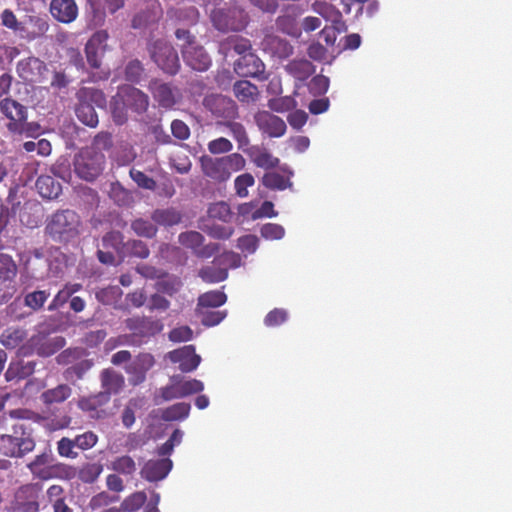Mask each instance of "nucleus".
<instances>
[{
  "mask_svg": "<svg viewBox=\"0 0 512 512\" xmlns=\"http://www.w3.org/2000/svg\"><path fill=\"white\" fill-rule=\"evenodd\" d=\"M110 399L107 392H99L78 401V408L87 413L90 418L101 419L106 416L105 406Z\"/></svg>",
  "mask_w": 512,
  "mask_h": 512,
  "instance_id": "dca6fc26",
  "label": "nucleus"
},
{
  "mask_svg": "<svg viewBox=\"0 0 512 512\" xmlns=\"http://www.w3.org/2000/svg\"><path fill=\"white\" fill-rule=\"evenodd\" d=\"M97 442L98 436L92 431L79 434L74 438L75 447L80 450L91 449L97 444Z\"/></svg>",
  "mask_w": 512,
  "mask_h": 512,
  "instance_id": "774afa93",
  "label": "nucleus"
},
{
  "mask_svg": "<svg viewBox=\"0 0 512 512\" xmlns=\"http://www.w3.org/2000/svg\"><path fill=\"white\" fill-rule=\"evenodd\" d=\"M101 386L103 388L102 392H107L110 398L111 394H117L122 389L124 378L112 369H104L101 372Z\"/></svg>",
  "mask_w": 512,
  "mask_h": 512,
  "instance_id": "2f4dec72",
  "label": "nucleus"
},
{
  "mask_svg": "<svg viewBox=\"0 0 512 512\" xmlns=\"http://www.w3.org/2000/svg\"><path fill=\"white\" fill-rule=\"evenodd\" d=\"M0 111L9 120L6 127L16 135H32L33 122H27V108L12 98L0 101Z\"/></svg>",
  "mask_w": 512,
  "mask_h": 512,
  "instance_id": "20e7f679",
  "label": "nucleus"
},
{
  "mask_svg": "<svg viewBox=\"0 0 512 512\" xmlns=\"http://www.w3.org/2000/svg\"><path fill=\"white\" fill-rule=\"evenodd\" d=\"M245 153L251 161L259 168L273 169L278 166L279 159L274 157L267 148L253 145L245 149Z\"/></svg>",
  "mask_w": 512,
  "mask_h": 512,
  "instance_id": "bb28decb",
  "label": "nucleus"
},
{
  "mask_svg": "<svg viewBox=\"0 0 512 512\" xmlns=\"http://www.w3.org/2000/svg\"><path fill=\"white\" fill-rule=\"evenodd\" d=\"M233 92L240 102L246 103L254 102L259 95L257 86L247 80H239L235 82Z\"/></svg>",
  "mask_w": 512,
  "mask_h": 512,
  "instance_id": "c9c22d12",
  "label": "nucleus"
},
{
  "mask_svg": "<svg viewBox=\"0 0 512 512\" xmlns=\"http://www.w3.org/2000/svg\"><path fill=\"white\" fill-rule=\"evenodd\" d=\"M208 215L210 218L227 221L231 217L230 206L224 202H216L209 206Z\"/></svg>",
  "mask_w": 512,
  "mask_h": 512,
  "instance_id": "0e129e2a",
  "label": "nucleus"
},
{
  "mask_svg": "<svg viewBox=\"0 0 512 512\" xmlns=\"http://www.w3.org/2000/svg\"><path fill=\"white\" fill-rule=\"evenodd\" d=\"M36 188L43 198L55 199L62 191L61 185L52 176L41 175L36 180Z\"/></svg>",
  "mask_w": 512,
  "mask_h": 512,
  "instance_id": "473e14b6",
  "label": "nucleus"
},
{
  "mask_svg": "<svg viewBox=\"0 0 512 512\" xmlns=\"http://www.w3.org/2000/svg\"><path fill=\"white\" fill-rule=\"evenodd\" d=\"M111 469L119 474L132 475L136 471V463L132 457L123 455L111 462Z\"/></svg>",
  "mask_w": 512,
  "mask_h": 512,
  "instance_id": "864d4df0",
  "label": "nucleus"
},
{
  "mask_svg": "<svg viewBox=\"0 0 512 512\" xmlns=\"http://www.w3.org/2000/svg\"><path fill=\"white\" fill-rule=\"evenodd\" d=\"M65 344L63 337L49 338L44 334H36L19 348V356H29L36 353L42 357H48L58 352Z\"/></svg>",
  "mask_w": 512,
  "mask_h": 512,
  "instance_id": "0eeeda50",
  "label": "nucleus"
},
{
  "mask_svg": "<svg viewBox=\"0 0 512 512\" xmlns=\"http://www.w3.org/2000/svg\"><path fill=\"white\" fill-rule=\"evenodd\" d=\"M285 71L296 80L305 81L315 72V67L307 59H294L285 66Z\"/></svg>",
  "mask_w": 512,
  "mask_h": 512,
  "instance_id": "7c9ffc66",
  "label": "nucleus"
},
{
  "mask_svg": "<svg viewBox=\"0 0 512 512\" xmlns=\"http://www.w3.org/2000/svg\"><path fill=\"white\" fill-rule=\"evenodd\" d=\"M28 333L22 327H8L0 334V343L6 349L13 350L22 347L27 339Z\"/></svg>",
  "mask_w": 512,
  "mask_h": 512,
  "instance_id": "cd10ccee",
  "label": "nucleus"
},
{
  "mask_svg": "<svg viewBox=\"0 0 512 512\" xmlns=\"http://www.w3.org/2000/svg\"><path fill=\"white\" fill-rule=\"evenodd\" d=\"M103 471L101 463H85L78 471V479L83 483H94Z\"/></svg>",
  "mask_w": 512,
  "mask_h": 512,
  "instance_id": "de8ad7c7",
  "label": "nucleus"
},
{
  "mask_svg": "<svg viewBox=\"0 0 512 512\" xmlns=\"http://www.w3.org/2000/svg\"><path fill=\"white\" fill-rule=\"evenodd\" d=\"M87 355V352L83 348H69L62 351L56 358L58 364L68 365L64 372L66 380L74 381L75 379H81L84 374L91 369L93 361L90 359H82Z\"/></svg>",
  "mask_w": 512,
  "mask_h": 512,
  "instance_id": "423d86ee",
  "label": "nucleus"
},
{
  "mask_svg": "<svg viewBox=\"0 0 512 512\" xmlns=\"http://www.w3.org/2000/svg\"><path fill=\"white\" fill-rule=\"evenodd\" d=\"M255 183V179L252 174L244 173L236 177L234 181V186L236 190V194L239 197H246L248 195V187L253 186Z\"/></svg>",
  "mask_w": 512,
  "mask_h": 512,
  "instance_id": "338daca9",
  "label": "nucleus"
},
{
  "mask_svg": "<svg viewBox=\"0 0 512 512\" xmlns=\"http://www.w3.org/2000/svg\"><path fill=\"white\" fill-rule=\"evenodd\" d=\"M109 197L118 206H130L134 202L132 193L119 182L110 184Z\"/></svg>",
  "mask_w": 512,
  "mask_h": 512,
  "instance_id": "79ce46f5",
  "label": "nucleus"
},
{
  "mask_svg": "<svg viewBox=\"0 0 512 512\" xmlns=\"http://www.w3.org/2000/svg\"><path fill=\"white\" fill-rule=\"evenodd\" d=\"M126 327L133 332V336L151 337L160 333L163 324L160 320L146 316H136L125 320Z\"/></svg>",
  "mask_w": 512,
  "mask_h": 512,
  "instance_id": "4468645a",
  "label": "nucleus"
},
{
  "mask_svg": "<svg viewBox=\"0 0 512 512\" xmlns=\"http://www.w3.org/2000/svg\"><path fill=\"white\" fill-rule=\"evenodd\" d=\"M172 469V461L168 458L149 460L141 470L142 478L150 482L164 479Z\"/></svg>",
  "mask_w": 512,
  "mask_h": 512,
  "instance_id": "393cba45",
  "label": "nucleus"
},
{
  "mask_svg": "<svg viewBox=\"0 0 512 512\" xmlns=\"http://www.w3.org/2000/svg\"><path fill=\"white\" fill-rule=\"evenodd\" d=\"M50 12L57 21L68 24L77 18L78 7L74 0H52Z\"/></svg>",
  "mask_w": 512,
  "mask_h": 512,
  "instance_id": "a878e982",
  "label": "nucleus"
},
{
  "mask_svg": "<svg viewBox=\"0 0 512 512\" xmlns=\"http://www.w3.org/2000/svg\"><path fill=\"white\" fill-rule=\"evenodd\" d=\"M121 89L125 97L124 101H126L128 110L130 109L138 115H142L148 110L150 101L146 93L131 85H123L121 86Z\"/></svg>",
  "mask_w": 512,
  "mask_h": 512,
  "instance_id": "412c9836",
  "label": "nucleus"
},
{
  "mask_svg": "<svg viewBox=\"0 0 512 512\" xmlns=\"http://www.w3.org/2000/svg\"><path fill=\"white\" fill-rule=\"evenodd\" d=\"M50 297V292L47 290H35L28 292L24 296V305L33 311H39L44 307V304Z\"/></svg>",
  "mask_w": 512,
  "mask_h": 512,
  "instance_id": "09e8293b",
  "label": "nucleus"
},
{
  "mask_svg": "<svg viewBox=\"0 0 512 512\" xmlns=\"http://www.w3.org/2000/svg\"><path fill=\"white\" fill-rule=\"evenodd\" d=\"M162 15L160 5L154 4L151 8L137 13L132 19V27L135 29L146 27L156 23Z\"/></svg>",
  "mask_w": 512,
  "mask_h": 512,
  "instance_id": "f704fd0d",
  "label": "nucleus"
},
{
  "mask_svg": "<svg viewBox=\"0 0 512 512\" xmlns=\"http://www.w3.org/2000/svg\"><path fill=\"white\" fill-rule=\"evenodd\" d=\"M226 301L227 295L223 291L211 290L198 297L197 308H217L224 305Z\"/></svg>",
  "mask_w": 512,
  "mask_h": 512,
  "instance_id": "ea45409f",
  "label": "nucleus"
},
{
  "mask_svg": "<svg viewBox=\"0 0 512 512\" xmlns=\"http://www.w3.org/2000/svg\"><path fill=\"white\" fill-rule=\"evenodd\" d=\"M225 126L229 129L232 137L238 142V148L245 152V149L250 144L245 127L241 123L234 121L226 122Z\"/></svg>",
  "mask_w": 512,
  "mask_h": 512,
  "instance_id": "603ef678",
  "label": "nucleus"
},
{
  "mask_svg": "<svg viewBox=\"0 0 512 512\" xmlns=\"http://www.w3.org/2000/svg\"><path fill=\"white\" fill-rule=\"evenodd\" d=\"M262 183L266 188L271 190L291 189L293 186V183L288 178L276 172L265 173L262 178Z\"/></svg>",
  "mask_w": 512,
  "mask_h": 512,
  "instance_id": "a18cd8bd",
  "label": "nucleus"
},
{
  "mask_svg": "<svg viewBox=\"0 0 512 512\" xmlns=\"http://www.w3.org/2000/svg\"><path fill=\"white\" fill-rule=\"evenodd\" d=\"M268 106L275 112L283 113L294 109L297 106V102L291 96H284L269 100Z\"/></svg>",
  "mask_w": 512,
  "mask_h": 512,
  "instance_id": "bf43d9fd",
  "label": "nucleus"
},
{
  "mask_svg": "<svg viewBox=\"0 0 512 512\" xmlns=\"http://www.w3.org/2000/svg\"><path fill=\"white\" fill-rule=\"evenodd\" d=\"M183 283L180 277L175 275H169L166 272V276L160 278L156 284L155 288L158 292L167 294L169 296L175 295L182 288Z\"/></svg>",
  "mask_w": 512,
  "mask_h": 512,
  "instance_id": "37998d69",
  "label": "nucleus"
},
{
  "mask_svg": "<svg viewBox=\"0 0 512 512\" xmlns=\"http://www.w3.org/2000/svg\"><path fill=\"white\" fill-rule=\"evenodd\" d=\"M234 69L236 73L243 77L260 78L265 73V65L262 60L254 53H248L241 56L236 62Z\"/></svg>",
  "mask_w": 512,
  "mask_h": 512,
  "instance_id": "6ab92c4d",
  "label": "nucleus"
},
{
  "mask_svg": "<svg viewBox=\"0 0 512 512\" xmlns=\"http://www.w3.org/2000/svg\"><path fill=\"white\" fill-rule=\"evenodd\" d=\"M0 18H1V24L4 27H6L16 33L17 32L22 33L25 30L24 25L18 21L16 15L10 9L3 10L0 15Z\"/></svg>",
  "mask_w": 512,
  "mask_h": 512,
  "instance_id": "e2e57ef3",
  "label": "nucleus"
},
{
  "mask_svg": "<svg viewBox=\"0 0 512 512\" xmlns=\"http://www.w3.org/2000/svg\"><path fill=\"white\" fill-rule=\"evenodd\" d=\"M149 89L159 106L163 108H171L181 99L179 89L169 83L154 80L150 83Z\"/></svg>",
  "mask_w": 512,
  "mask_h": 512,
  "instance_id": "2eb2a0df",
  "label": "nucleus"
},
{
  "mask_svg": "<svg viewBox=\"0 0 512 512\" xmlns=\"http://www.w3.org/2000/svg\"><path fill=\"white\" fill-rule=\"evenodd\" d=\"M204 384L200 380H183L181 376H172L171 384L160 388L159 393L164 401L184 398L202 392Z\"/></svg>",
  "mask_w": 512,
  "mask_h": 512,
  "instance_id": "6e6552de",
  "label": "nucleus"
},
{
  "mask_svg": "<svg viewBox=\"0 0 512 512\" xmlns=\"http://www.w3.org/2000/svg\"><path fill=\"white\" fill-rule=\"evenodd\" d=\"M198 276L205 283H219L228 278V271L226 267H220L213 261L212 265L202 267L198 272Z\"/></svg>",
  "mask_w": 512,
  "mask_h": 512,
  "instance_id": "4c0bfd02",
  "label": "nucleus"
},
{
  "mask_svg": "<svg viewBox=\"0 0 512 512\" xmlns=\"http://www.w3.org/2000/svg\"><path fill=\"white\" fill-rule=\"evenodd\" d=\"M191 406L189 403H175L162 412V419L165 421L184 420L189 416Z\"/></svg>",
  "mask_w": 512,
  "mask_h": 512,
  "instance_id": "c03bdc74",
  "label": "nucleus"
},
{
  "mask_svg": "<svg viewBox=\"0 0 512 512\" xmlns=\"http://www.w3.org/2000/svg\"><path fill=\"white\" fill-rule=\"evenodd\" d=\"M260 234L267 240H279L285 235V229L280 224L266 223L260 229Z\"/></svg>",
  "mask_w": 512,
  "mask_h": 512,
  "instance_id": "69168bd1",
  "label": "nucleus"
},
{
  "mask_svg": "<svg viewBox=\"0 0 512 512\" xmlns=\"http://www.w3.org/2000/svg\"><path fill=\"white\" fill-rule=\"evenodd\" d=\"M211 21L219 31H240L247 25V15L243 10L215 9L211 13Z\"/></svg>",
  "mask_w": 512,
  "mask_h": 512,
  "instance_id": "9d476101",
  "label": "nucleus"
},
{
  "mask_svg": "<svg viewBox=\"0 0 512 512\" xmlns=\"http://www.w3.org/2000/svg\"><path fill=\"white\" fill-rule=\"evenodd\" d=\"M168 358L171 362L178 363L179 369L185 373L194 371L201 362V357L196 354L193 345H187L170 351Z\"/></svg>",
  "mask_w": 512,
  "mask_h": 512,
  "instance_id": "f3484780",
  "label": "nucleus"
},
{
  "mask_svg": "<svg viewBox=\"0 0 512 512\" xmlns=\"http://www.w3.org/2000/svg\"><path fill=\"white\" fill-rule=\"evenodd\" d=\"M220 49L225 55H228L229 52L233 50L235 53L244 56L248 53H252V44L247 38L233 35L227 37L224 41L221 42Z\"/></svg>",
  "mask_w": 512,
  "mask_h": 512,
  "instance_id": "c756f323",
  "label": "nucleus"
},
{
  "mask_svg": "<svg viewBox=\"0 0 512 512\" xmlns=\"http://www.w3.org/2000/svg\"><path fill=\"white\" fill-rule=\"evenodd\" d=\"M183 60L196 71H206L211 66V58L205 49L196 44L193 47L186 46L182 52Z\"/></svg>",
  "mask_w": 512,
  "mask_h": 512,
  "instance_id": "5701e85b",
  "label": "nucleus"
},
{
  "mask_svg": "<svg viewBox=\"0 0 512 512\" xmlns=\"http://www.w3.org/2000/svg\"><path fill=\"white\" fill-rule=\"evenodd\" d=\"M203 174L215 182H225L230 178V173L226 169L222 157L212 158L210 156H202L200 158Z\"/></svg>",
  "mask_w": 512,
  "mask_h": 512,
  "instance_id": "aec40b11",
  "label": "nucleus"
},
{
  "mask_svg": "<svg viewBox=\"0 0 512 512\" xmlns=\"http://www.w3.org/2000/svg\"><path fill=\"white\" fill-rule=\"evenodd\" d=\"M105 163L103 152L96 150L95 147H85L75 155L73 165L79 178L92 182L102 174Z\"/></svg>",
  "mask_w": 512,
  "mask_h": 512,
  "instance_id": "7ed1b4c3",
  "label": "nucleus"
},
{
  "mask_svg": "<svg viewBox=\"0 0 512 512\" xmlns=\"http://www.w3.org/2000/svg\"><path fill=\"white\" fill-rule=\"evenodd\" d=\"M78 120L84 125L95 128L97 127L99 120L98 115L95 111V107L88 103V101H79L75 109Z\"/></svg>",
  "mask_w": 512,
  "mask_h": 512,
  "instance_id": "e433bc0d",
  "label": "nucleus"
},
{
  "mask_svg": "<svg viewBox=\"0 0 512 512\" xmlns=\"http://www.w3.org/2000/svg\"><path fill=\"white\" fill-rule=\"evenodd\" d=\"M178 241L181 245L192 249L195 253L202 246L204 236L197 231H187L179 234Z\"/></svg>",
  "mask_w": 512,
  "mask_h": 512,
  "instance_id": "6e6d98bb",
  "label": "nucleus"
},
{
  "mask_svg": "<svg viewBox=\"0 0 512 512\" xmlns=\"http://www.w3.org/2000/svg\"><path fill=\"white\" fill-rule=\"evenodd\" d=\"M168 16L179 23L193 25L198 21L199 11L194 6L185 8H173L168 11Z\"/></svg>",
  "mask_w": 512,
  "mask_h": 512,
  "instance_id": "a19ab883",
  "label": "nucleus"
},
{
  "mask_svg": "<svg viewBox=\"0 0 512 512\" xmlns=\"http://www.w3.org/2000/svg\"><path fill=\"white\" fill-rule=\"evenodd\" d=\"M151 219L156 224L170 227L180 223L182 215L177 209L169 207L154 210L151 214Z\"/></svg>",
  "mask_w": 512,
  "mask_h": 512,
  "instance_id": "72a5a7b5",
  "label": "nucleus"
},
{
  "mask_svg": "<svg viewBox=\"0 0 512 512\" xmlns=\"http://www.w3.org/2000/svg\"><path fill=\"white\" fill-rule=\"evenodd\" d=\"M44 498L43 486L40 483H29L21 486L15 494L14 510L16 512H38L41 499Z\"/></svg>",
  "mask_w": 512,
  "mask_h": 512,
  "instance_id": "1a4fd4ad",
  "label": "nucleus"
},
{
  "mask_svg": "<svg viewBox=\"0 0 512 512\" xmlns=\"http://www.w3.org/2000/svg\"><path fill=\"white\" fill-rule=\"evenodd\" d=\"M261 48L278 59H286L293 54V46L286 39L273 34H268L263 38Z\"/></svg>",
  "mask_w": 512,
  "mask_h": 512,
  "instance_id": "4be33fe9",
  "label": "nucleus"
},
{
  "mask_svg": "<svg viewBox=\"0 0 512 512\" xmlns=\"http://www.w3.org/2000/svg\"><path fill=\"white\" fill-rule=\"evenodd\" d=\"M81 227L80 216L73 210L63 209L49 217L45 233L52 241L66 245L79 237Z\"/></svg>",
  "mask_w": 512,
  "mask_h": 512,
  "instance_id": "f257e3e1",
  "label": "nucleus"
},
{
  "mask_svg": "<svg viewBox=\"0 0 512 512\" xmlns=\"http://www.w3.org/2000/svg\"><path fill=\"white\" fill-rule=\"evenodd\" d=\"M131 229L137 236L148 239L154 238L158 231L153 222L143 218L133 220L131 222Z\"/></svg>",
  "mask_w": 512,
  "mask_h": 512,
  "instance_id": "49530a36",
  "label": "nucleus"
},
{
  "mask_svg": "<svg viewBox=\"0 0 512 512\" xmlns=\"http://www.w3.org/2000/svg\"><path fill=\"white\" fill-rule=\"evenodd\" d=\"M129 174L138 187L151 191H154L156 189V181L153 178L146 175L144 172L137 170L135 168H131Z\"/></svg>",
  "mask_w": 512,
  "mask_h": 512,
  "instance_id": "052dcab7",
  "label": "nucleus"
},
{
  "mask_svg": "<svg viewBox=\"0 0 512 512\" xmlns=\"http://www.w3.org/2000/svg\"><path fill=\"white\" fill-rule=\"evenodd\" d=\"M18 76L27 82H38L47 71L46 64L36 57H28L17 63Z\"/></svg>",
  "mask_w": 512,
  "mask_h": 512,
  "instance_id": "a211bd4d",
  "label": "nucleus"
},
{
  "mask_svg": "<svg viewBox=\"0 0 512 512\" xmlns=\"http://www.w3.org/2000/svg\"><path fill=\"white\" fill-rule=\"evenodd\" d=\"M204 107L216 117L234 118L237 115L235 102L221 94H209L203 99Z\"/></svg>",
  "mask_w": 512,
  "mask_h": 512,
  "instance_id": "ddd939ff",
  "label": "nucleus"
},
{
  "mask_svg": "<svg viewBox=\"0 0 512 512\" xmlns=\"http://www.w3.org/2000/svg\"><path fill=\"white\" fill-rule=\"evenodd\" d=\"M34 448L32 430L23 424L14 425L11 435H0V454L3 456L21 458Z\"/></svg>",
  "mask_w": 512,
  "mask_h": 512,
  "instance_id": "f03ea898",
  "label": "nucleus"
},
{
  "mask_svg": "<svg viewBox=\"0 0 512 512\" xmlns=\"http://www.w3.org/2000/svg\"><path fill=\"white\" fill-rule=\"evenodd\" d=\"M146 500L147 496L145 492H135L123 500L121 509L126 512L137 511L145 504Z\"/></svg>",
  "mask_w": 512,
  "mask_h": 512,
  "instance_id": "4d7b16f0",
  "label": "nucleus"
},
{
  "mask_svg": "<svg viewBox=\"0 0 512 512\" xmlns=\"http://www.w3.org/2000/svg\"><path fill=\"white\" fill-rule=\"evenodd\" d=\"M109 34L106 30H98L92 34L85 45V54L88 64L93 69L102 65V59L108 50Z\"/></svg>",
  "mask_w": 512,
  "mask_h": 512,
  "instance_id": "9b49d317",
  "label": "nucleus"
},
{
  "mask_svg": "<svg viewBox=\"0 0 512 512\" xmlns=\"http://www.w3.org/2000/svg\"><path fill=\"white\" fill-rule=\"evenodd\" d=\"M197 312L201 316V323L207 327L218 325L227 315L226 311H204L203 309L198 308Z\"/></svg>",
  "mask_w": 512,
  "mask_h": 512,
  "instance_id": "680f3d73",
  "label": "nucleus"
},
{
  "mask_svg": "<svg viewBox=\"0 0 512 512\" xmlns=\"http://www.w3.org/2000/svg\"><path fill=\"white\" fill-rule=\"evenodd\" d=\"M78 100L79 101H88L94 107H104L106 105V97L105 94L96 88L86 87L80 89L78 92Z\"/></svg>",
  "mask_w": 512,
  "mask_h": 512,
  "instance_id": "8fccbe9b",
  "label": "nucleus"
},
{
  "mask_svg": "<svg viewBox=\"0 0 512 512\" xmlns=\"http://www.w3.org/2000/svg\"><path fill=\"white\" fill-rule=\"evenodd\" d=\"M154 357L149 353H141L126 368V372L131 375L130 382L133 385L142 383L146 378V373L153 367Z\"/></svg>",
  "mask_w": 512,
  "mask_h": 512,
  "instance_id": "b1692460",
  "label": "nucleus"
},
{
  "mask_svg": "<svg viewBox=\"0 0 512 512\" xmlns=\"http://www.w3.org/2000/svg\"><path fill=\"white\" fill-rule=\"evenodd\" d=\"M144 73V67L138 59L129 61L125 67V79L132 83H139Z\"/></svg>",
  "mask_w": 512,
  "mask_h": 512,
  "instance_id": "13d9d810",
  "label": "nucleus"
},
{
  "mask_svg": "<svg viewBox=\"0 0 512 512\" xmlns=\"http://www.w3.org/2000/svg\"><path fill=\"white\" fill-rule=\"evenodd\" d=\"M18 267L12 256L0 253V280H15Z\"/></svg>",
  "mask_w": 512,
  "mask_h": 512,
  "instance_id": "3c124183",
  "label": "nucleus"
},
{
  "mask_svg": "<svg viewBox=\"0 0 512 512\" xmlns=\"http://www.w3.org/2000/svg\"><path fill=\"white\" fill-rule=\"evenodd\" d=\"M312 9L326 20L332 22H336L341 18V13L332 4L324 1H315Z\"/></svg>",
  "mask_w": 512,
  "mask_h": 512,
  "instance_id": "5fc2aeb1",
  "label": "nucleus"
},
{
  "mask_svg": "<svg viewBox=\"0 0 512 512\" xmlns=\"http://www.w3.org/2000/svg\"><path fill=\"white\" fill-rule=\"evenodd\" d=\"M121 87L118 88L117 93L112 96L110 100V112L112 119L116 125H123L128 121V107Z\"/></svg>",
  "mask_w": 512,
  "mask_h": 512,
  "instance_id": "c85d7f7f",
  "label": "nucleus"
},
{
  "mask_svg": "<svg viewBox=\"0 0 512 512\" xmlns=\"http://www.w3.org/2000/svg\"><path fill=\"white\" fill-rule=\"evenodd\" d=\"M72 390L67 384H60L55 388L44 391L40 398L46 405L62 403L71 396Z\"/></svg>",
  "mask_w": 512,
  "mask_h": 512,
  "instance_id": "58836bf2",
  "label": "nucleus"
},
{
  "mask_svg": "<svg viewBox=\"0 0 512 512\" xmlns=\"http://www.w3.org/2000/svg\"><path fill=\"white\" fill-rule=\"evenodd\" d=\"M148 51L151 59L164 73L176 75L179 72L178 53L169 42L158 39L148 45Z\"/></svg>",
  "mask_w": 512,
  "mask_h": 512,
  "instance_id": "39448f33",
  "label": "nucleus"
},
{
  "mask_svg": "<svg viewBox=\"0 0 512 512\" xmlns=\"http://www.w3.org/2000/svg\"><path fill=\"white\" fill-rule=\"evenodd\" d=\"M254 119L259 130L271 138H279L286 133L285 121L269 111L257 112Z\"/></svg>",
  "mask_w": 512,
  "mask_h": 512,
  "instance_id": "f8f14e48",
  "label": "nucleus"
}]
</instances>
